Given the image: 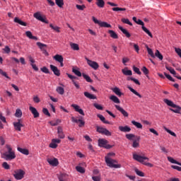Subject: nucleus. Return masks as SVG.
<instances>
[{
  "label": "nucleus",
  "mask_w": 181,
  "mask_h": 181,
  "mask_svg": "<svg viewBox=\"0 0 181 181\" xmlns=\"http://www.w3.org/2000/svg\"><path fill=\"white\" fill-rule=\"evenodd\" d=\"M143 73L146 76V74H149V70L147 69L146 66H143L141 69Z\"/></svg>",
  "instance_id": "nucleus-62"
},
{
  "label": "nucleus",
  "mask_w": 181,
  "mask_h": 181,
  "mask_svg": "<svg viewBox=\"0 0 181 181\" xmlns=\"http://www.w3.org/2000/svg\"><path fill=\"white\" fill-rule=\"evenodd\" d=\"M34 18L43 23H49V21L46 20V18H43L40 14V12H36L33 14Z\"/></svg>",
  "instance_id": "nucleus-8"
},
{
  "label": "nucleus",
  "mask_w": 181,
  "mask_h": 181,
  "mask_svg": "<svg viewBox=\"0 0 181 181\" xmlns=\"http://www.w3.org/2000/svg\"><path fill=\"white\" fill-rule=\"evenodd\" d=\"M112 11H114V12H118L119 11H127V8H119V7H113L112 8Z\"/></svg>",
  "instance_id": "nucleus-50"
},
{
  "label": "nucleus",
  "mask_w": 181,
  "mask_h": 181,
  "mask_svg": "<svg viewBox=\"0 0 181 181\" xmlns=\"http://www.w3.org/2000/svg\"><path fill=\"white\" fill-rule=\"evenodd\" d=\"M135 173L136 175H138V176H141V177H144V173L138 169H135Z\"/></svg>",
  "instance_id": "nucleus-59"
},
{
  "label": "nucleus",
  "mask_w": 181,
  "mask_h": 181,
  "mask_svg": "<svg viewBox=\"0 0 181 181\" xmlns=\"http://www.w3.org/2000/svg\"><path fill=\"white\" fill-rule=\"evenodd\" d=\"M108 33L112 39H118V34L115 33V31L112 30H109Z\"/></svg>",
  "instance_id": "nucleus-23"
},
{
  "label": "nucleus",
  "mask_w": 181,
  "mask_h": 181,
  "mask_svg": "<svg viewBox=\"0 0 181 181\" xmlns=\"http://www.w3.org/2000/svg\"><path fill=\"white\" fill-rule=\"evenodd\" d=\"M110 100H111V101H113V103H115V104H119L121 103V101L119 100L118 97H117L114 95H112L110 97Z\"/></svg>",
  "instance_id": "nucleus-29"
},
{
  "label": "nucleus",
  "mask_w": 181,
  "mask_h": 181,
  "mask_svg": "<svg viewBox=\"0 0 181 181\" xmlns=\"http://www.w3.org/2000/svg\"><path fill=\"white\" fill-rule=\"evenodd\" d=\"M49 148H52V149H56V148H57V144L52 141V143L49 144Z\"/></svg>",
  "instance_id": "nucleus-63"
},
{
  "label": "nucleus",
  "mask_w": 181,
  "mask_h": 181,
  "mask_svg": "<svg viewBox=\"0 0 181 181\" xmlns=\"http://www.w3.org/2000/svg\"><path fill=\"white\" fill-rule=\"evenodd\" d=\"M119 129L122 132H131V127H129L128 126H124V127L119 126Z\"/></svg>",
  "instance_id": "nucleus-21"
},
{
  "label": "nucleus",
  "mask_w": 181,
  "mask_h": 181,
  "mask_svg": "<svg viewBox=\"0 0 181 181\" xmlns=\"http://www.w3.org/2000/svg\"><path fill=\"white\" fill-rule=\"evenodd\" d=\"M15 116L17 118H21V117H22V110H21V109H17L15 113Z\"/></svg>",
  "instance_id": "nucleus-48"
},
{
  "label": "nucleus",
  "mask_w": 181,
  "mask_h": 181,
  "mask_svg": "<svg viewBox=\"0 0 181 181\" xmlns=\"http://www.w3.org/2000/svg\"><path fill=\"white\" fill-rule=\"evenodd\" d=\"M57 134H58V136L61 139H64V137L66 136L64 135V133L63 132V128L60 126L57 127Z\"/></svg>",
  "instance_id": "nucleus-17"
},
{
  "label": "nucleus",
  "mask_w": 181,
  "mask_h": 181,
  "mask_svg": "<svg viewBox=\"0 0 181 181\" xmlns=\"http://www.w3.org/2000/svg\"><path fill=\"white\" fill-rule=\"evenodd\" d=\"M36 45L37 46H38L39 49H40L41 52L45 49V47H47V45L46 44H43L40 42H37Z\"/></svg>",
  "instance_id": "nucleus-32"
},
{
  "label": "nucleus",
  "mask_w": 181,
  "mask_h": 181,
  "mask_svg": "<svg viewBox=\"0 0 181 181\" xmlns=\"http://www.w3.org/2000/svg\"><path fill=\"white\" fill-rule=\"evenodd\" d=\"M163 101L165 104H167V105H168V107H172L173 108H175V109L170 108V111H172L175 114H180V110H181L180 106L173 103L172 100L168 99H164Z\"/></svg>",
  "instance_id": "nucleus-3"
},
{
  "label": "nucleus",
  "mask_w": 181,
  "mask_h": 181,
  "mask_svg": "<svg viewBox=\"0 0 181 181\" xmlns=\"http://www.w3.org/2000/svg\"><path fill=\"white\" fill-rule=\"evenodd\" d=\"M86 60L88 66L92 67V69H93L94 70H97L100 67V66L98 65V63H97L96 62L91 61L88 59H86Z\"/></svg>",
  "instance_id": "nucleus-10"
},
{
  "label": "nucleus",
  "mask_w": 181,
  "mask_h": 181,
  "mask_svg": "<svg viewBox=\"0 0 181 181\" xmlns=\"http://www.w3.org/2000/svg\"><path fill=\"white\" fill-rule=\"evenodd\" d=\"M2 167L6 169V170H9V169H11V166L9 165V164H8V163L6 162H4L2 164Z\"/></svg>",
  "instance_id": "nucleus-53"
},
{
  "label": "nucleus",
  "mask_w": 181,
  "mask_h": 181,
  "mask_svg": "<svg viewBox=\"0 0 181 181\" xmlns=\"http://www.w3.org/2000/svg\"><path fill=\"white\" fill-rule=\"evenodd\" d=\"M71 107L74 108L75 111H76V112H79L81 115H84V111L83 110V109L80 108V106H78V105L72 104Z\"/></svg>",
  "instance_id": "nucleus-16"
},
{
  "label": "nucleus",
  "mask_w": 181,
  "mask_h": 181,
  "mask_svg": "<svg viewBox=\"0 0 181 181\" xmlns=\"http://www.w3.org/2000/svg\"><path fill=\"white\" fill-rule=\"evenodd\" d=\"M47 162L51 166H57L59 165V160L57 158H48Z\"/></svg>",
  "instance_id": "nucleus-15"
},
{
  "label": "nucleus",
  "mask_w": 181,
  "mask_h": 181,
  "mask_svg": "<svg viewBox=\"0 0 181 181\" xmlns=\"http://www.w3.org/2000/svg\"><path fill=\"white\" fill-rule=\"evenodd\" d=\"M98 146L100 148H105V149H111L112 146L110 144H108V141H107L105 139H99L98 140Z\"/></svg>",
  "instance_id": "nucleus-5"
},
{
  "label": "nucleus",
  "mask_w": 181,
  "mask_h": 181,
  "mask_svg": "<svg viewBox=\"0 0 181 181\" xmlns=\"http://www.w3.org/2000/svg\"><path fill=\"white\" fill-rule=\"evenodd\" d=\"M70 46H71V49H73V50H80V47L76 43H71Z\"/></svg>",
  "instance_id": "nucleus-47"
},
{
  "label": "nucleus",
  "mask_w": 181,
  "mask_h": 181,
  "mask_svg": "<svg viewBox=\"0 0 181 181\" xmlns=\"http://www.w3.org/2000/svg\"><path fill=\"white\" fill-rule=\"evenodd\" d=\"M92 179L93 181H101V177L100 176H93Z\"/></svg>",
  "instance_id": "nucleus-64"
},
{
  "label": "nucleus",
  "mask_w": 181,
  "mask_h": 181,
  "mask_svg": "<svg viewBox=\"0 0 181 181\" xmlns=\"http://www.w3.org/2000/svg\"><path fill=\"white\" fill-rule=\"evenodd\" d=\"M165 131H166V132H168V134H170V135H172V136H176V134L173 132H172L171 130L168 129L166 127H164Z\"/></svg>",
  "instance_id": "nucleus-58"
},
{
  "label": "nucleus",
  "mask_w": 181,
  "mask_h": 181,
  "mask_svg": "<svg viewBox=\"0 0 181 181\" xmlns=\"http://www.w3.org/2000/svg\"><path fill=\"white\" fill-rule=\"evenodd\" d=\"M127 88L132 92L133 93V94H134L135 95H137V97L139 98H142V95L141 94H139V93H138L136 90H135V89H134L131 86H128Z\"/></svg>",
  "instance_id": "nucleus-25"
},
{
  "label": "nucleus",
  "mask_w": 181,
  "mask_h": 181,
  "mask_svg": "<svg viewBox=\"0 0 181 181\" xmlns=\"http://www.w3.org/2000/svg\"><path fill=\"white\" fill-rule=\"evenodd\" d=\"M57 92L58 94H60L61 95H63L64 94V88L62 86H58L56 89Z\"/></svg>",
  "instance_id": "nucleus-40"
},
{
  "label": "nucleus",
  "mask_w": 181,
  "mask_h": 181,
  "mask_svg": "<svg viewBox=\"0 0 181 181\" xmlns=\"http://www.w3.org/2000/svg\"><path fill=\"white\" fill-rule=\"evenodd\" d=\"M132 124L134 125V127H136L139 129H142V124L140 122L132 120Z\"/></svg>",
  "instance_id": "nucleus-35"
},
{
  "label": "nucleus",
  "mask_w": 181,
  "mask_h": 181,
  "mask_svg": "<svg viewBox=\"0 0 181 181\" xmlns=\"http://www.w3.org/2000/svg\"><path fill=\"white\" fill-rule=\"evenodd\" d=\"M85 97L86 98H88L89 100H97V96L88 93V92H84L83 93Z\"/></svg>",
  "instance_id": "nucleus-19"
},
{
  "label": "nucleus",
  "mask_w": 181,
  "mask_h": 181,
  "mask_svg": "<svg viewBox=\"0 0 181 181\" xmlns=\"http://www.w3.org/2000/svg\"><path fill=\"white\" fill-rule=\"evenodd\" d=\"M13 176L16 180H22L25 176L23 170H16L14 171Z\"/></svg>",
  "instance_id": "nucleus-7"
},
{
  "label": "nucleus",
  "mask_w": 181,
  "mask_h": 181,
  "mask_svg": "<svg viewBox=\"0 0 181 181\" xmlns=\"http://www.w3.org/2000/svg\"><path fill=\"white\" fill-rule=\"evenodd\" d=\"M40 70L42 71V73H45V74H49V73H50V71H49V69H47L46 66H43L40 69Z\"/></svg>",
  "instance_id": "nucleus-57"
},
{
  "label": "nucleus",
  "mask_w": 181,
  "mask_h": 181,
  "mask_svg": "<svg viewBox=\"0 0 181 181\" xmlns=\"http://www.w3.org/2000/svg\"><path fill=\"white\" fill-rule=\"evenodd\" d=\"M96 5L98 6V8H104L105 5V2L104 0H96Z\"/></svg>",
  "instance_id": "nucleus-33"
},
{
  "label": "nucleus",
  "mask_w": 181,
  "mask_h": 181,
  "mask_svg": "<svg viewBox=\"0 0 181 181\" xmlns=\"http://www.w3.org/2000/svg\"><path fill=\"white\" fill-rule=\"evenodd\" d=\"M147 52L150 56L155 58V54H153V51H152V49L149 48V47L146 46Z\"/></svg>",
  "instance_id": "nucleus-51"
},
{
  "label": "nucleus",
  "mask_w": 181,
  "mask_h": 181,
  "mask_svg": "<svg viewBox=\"0 0 181 181\" xmlns=\"http://www.w3.org/2000/svg\"><path fill=\"white\" fill-rule=\"evenodd\" d=\"M166 70H168V71H170V73H171V74H173V76H176V71H175V69L173 68H172L171 66H165Z\"/></svg>",
  "instance_id": "nucleus-42"
},
{
  "label": "nucleus",
  "mask_w": 181,
  "mask_h": 181,
  "mask_svg": "<svg viewBox=\"0 0 181 181\" xmlns=\"http://www.w3.org/2000/svg\"><path fill=\"white\" fill-rule=\"evenodd\" d=\"M97 117L100 119V121H102V122H103V124H110V122L105 120V117H104V116H103L102 115H98Z\"/></svg>",
  "instance_id": "nucleus-36"
},
{
  "label": "nucleus",
  "mask_w": 181,
  "mask_h": 181,
  "mask_svg": "<svg viewBox=\"0 0 181 181\" xmlns=\"http://www.w3.org/2000/svg\"><path fill=\"white\" fill-rule=\"evenodd\" d=\"M29 110L31 112V114H33L34 118H39V112H37V110H36L35 107H34L33 106H30L29 107Z\"/></svg>",
  "instance_id": "nucleus-12"
},
{
  "label": "nucleus",
  "mask_w": 181,
  "mask_h": 181,
  "mask_svg": "<svg viewBox=\"0 0 181 181\" xmlns=\"http://www.w3.org/2000/svg\"><path fill=\"white\" fill-rule=\"evenodd\" d=\"M141 29L144 30V32H145V33L148 34L150 36V37H153V35H152V33H151V31H149V30H148L146 27L141 26Z\"/></svg>",
  "instance_id": "nucleus-38"
},
{
  "label": "nucleus",
  "mask_w": 181,
  "mask_h": 181,
  "mask_svg": "<svg viewBox=\"0 0 181 181\" xmlns=\"http://www.w3.org/2000/svg\"><path fill=\"white\" fill-rule=\"evenodd\" d=\"M25 35L29 39H33V40H37V37L33 36V35H32V32L30 31H26Z\"/></svg>",
  "instance_id": "nucleus-28"
},
{
  "label": "nucleus",
  "mask_w": 181,
  "mask_h": 181,
  "mask_svg": "<svg viewBox=\"0 0 181 181\" xmlns=\"http://www.w3.org/2000/svg\"><path fill=\"white\" fill-rule=\"evenodd\" d=\"M6 148L7 151L1 154V158L5 159V160H12L13 159H15V158H16V155L15 154V151L12 150V147L6 144Z\"/></svg>",
  "instance_id": "nucleus-1"
},
{
  "label": "nucleus",
  "mask_w": 181,
  "mask_h": 181,
  "mask_svg": "<svg viewBox=\"0 0 181 181\" xmlns=\"http://www.w3.org/2000/svg\"><path fill=\"white\" fill-rule=\"evenodd\" d=\"M66 76H68L69 78H70L72 81L73 84L75 86L76 88H80V85H78V83L75 81L74 80H78L77 76H72L71 74H66Z\"/></svg>",
  "instance_id": "nucleus-9"
},
{
  "label": "nucleus",
  "mask_w": 181,
  "mask_h": 181,
  "mask_svg": "<svg viewBox=\"0 0 181 181\" xmlns=\"http://www.w3.org/2000/svg\"><path fill=\"white\" fill-rule=\"evenodd\" d=\"M136 136L134 134H126L127 139H129V141H132L133 138H135L136 139Z\"/></svg>",
  "instance_id": "nucleus-45"
},
{
  "label": "nucleus",
  "mask_w": 181,
  "mask_h": 181,
  "mask_svg": "<svg viewBox=\"0 0 181 181\" xmlns=\"http://www.w3.org/2000/svg\"><path fill=\"white\" fill-rule=\"evenodd\" d=\"M113 93H115V94H116V95H118L119 97H121V95H122V93L121 92V90L119 89V88H114L112 89Z\"/></svg>",
  "instance_id": "nucleus-34"
},
{
  "label": "nucleus",
  "mask_w": 181,
  "mask_h": 181,
  "mask_svg": "<svg viewBox=\"0 0 181 181\" xmlns=\"http://www.w3.org/2000/svg\"><path fill=\"white\" fill-rule=\"evenodd\" d=\"M76 8H78V11H84V9H86V5H84V4H83V5L76 4Z\"/></svg>",
  "instance_id": "nucleus-52"
},
{
  "label": "nucleus",
  "mask_w": 181,
  "mask_h": 181,
  "mask_svg": "<svg viewBox=\"0 0 181 181\" xmlns=\"http://www.w3.org/2000/svg\"><path fill=\"white\" fill-rule=\"evenodd\" d=\"M133 159H134V160H137V162H140V163H142L146 166H149L150 168H152V166H153L152 163H148L149 158L148 157L139 156L138 154H133Z\"/></svg>",
  "instance_id": "nucleus-2"
},
{
  "label": "nucleus",
  "mask_w": 181,
  "mask_h": 181,
  "mask_svg": "<svg viewBox=\"0 0 181 181\" xmlns=\"http://www.w3.org/2000/svg\"><path fill=\"white\" fill-rule=\"evenodd\" d=\"M96 131L99 134H101L102 135H105L106 136H111V132L108 131L106 128L97 126L96 127Z\"/></svg>",
  "instance_id": "nucleus-6"
},
{
  "label": "nucleus",
  "mask_w": 181,
  "mask_h": 181,
  "mask_svg": "<svg viewBox=\"0 0 181 181\" xmlns=\"http://www.w3.org/2000/svg\"><path fill=\"white\" fill-rule=\"evenodd\" d=\"M93 107H95L96 110H100V111H103V110H104L103 106H101V105H98V103H94Z\"/></svg>",
  "instance_id": "nucleus-55"
},
{
  "label": "nucleus",
  "mask_w": 181,
  "mask_h": 181,
  "mask_svg": "<svg viewBox=\"0 0 181 181\" xmlns=\"http://www.w3.org/2000/svg\"><path fill=\"white\" fill-rule=\"evenodd\" d=\"M17 151H18V152H21V153H23V155H29V150H28L27 148H22L21 147H18Z\"/></svg>",
  "instance_id": "nucleus-26"
},
{
  "label": "nucleus",
  "mask_w": 181,
  "mask_h": 181,
  "mask_svg": "<svg viewBox=\"0 0 181 181\" xmlns=\"http://www.w3.org/2000/svg\"><path fill=\"white\" fill-rule=\"evenodd\" d=\"M122 72L124 76H132V71L129 70L128 68L122 69Z\"/></svg>",
  "instance_id": "nucleus-27"
},
{
  "label": "nucleus",
  "mask_w": 181,
  "mask_h": 181,
  "mask_svg": "<svg viewBox=\"0 0 181 181\" xmlns=\"http://www.w3.org/2000/svg\"><path fill=\"white\" fill-rule=\"evenodd\" d=\"M156 57H158V59H159L160 60H163V55H162V54H160V52H159V50H156L155 55Z\"/></svg>",
  "instance_id": "nucleus-41"
},
{
  "label": "nucleus",
  "mask_w": 181,
  "mask_h": 181,
  "mask_svg": "<svg viewBox=\"0 0 181 181\" xmlns=\"http://www.w3.org/2000/svg\"><path fill=\"white\" fill-rule=\"evenodd\" d=\"M134 46V50L136 52V53H139V46L136 44H134L132 42H130V46Z\"/></svg>",
  "instance_id": "nucleus-54"
},
{
  "label": "nucleus",
  "mask_w": 181,
  "mask_h": 181,
  "mask_svg": "<svg viewBox=\"0 0 181 181\" xmlns=\"http://www.w3.org/2000/svg\"><path fill=\"white\" fill-rule=\"evenodd\" d=\"M58 179L59 181H69V175L67 174H60Z\"/></svg>",
  "instance_id": "nucleus-22"
},
{
  "label": "nucleus",
  "mask_w": 181,
  "mask_h": 181,
  "mask_svg": "<svg viewBox=\"0 0 181 181\" xmlns=\"http://www.w3.org/2000/svg\"><path fill=\"white\" fill-rule=\"evenodd\" d=\"M76 169L77 172H79V173H86V170L81 166H76Z\"/></svg>",
  "instance_id": "nucleus-46"
},
{
  "label": "nucleus",
  "mask_w": 181,
  "mask_h": 181,
  "mask_svg": "<svg viewBox=\"0 0 181 181\" xmlns=\"http://www.w3.org/2000/svg\"><path fill=\"white\" fill-rule=\"evenodd\" d=\"M13 127L16 131L21 132V131H22L21 128L23 127V124L21 123V119H18V122H13Z\"/></svg>",
  "instance_id": "nucleus-11"
},
{
  "label": "nucleus",
  "mask_w": 181,
  "mask_h": 181,
  "mask_svg": "<svg viewBox=\"0 0 181 181\" xmlns=\"http://www.w3.org/2000/svg\"><path fill=\"white\" fill-rule=\"evenodd\" d=\"M49 28L51 29H53V30H55V32H57L58 33H60V28H59L57 25H53V24H49Z\"/></svg>",
  "instance_id": "nucleus-43"
},
{
  "label": "nucleus",
  "mask_w": 181,
  "mask_h": 181,
  "mask_svg": "<svg viewBox=\"0 0 181 181\" xmlns=\"http://www.w3.org/2000/svg\"><path fill=\"white\" fill-rule=\"evenodd\" d=\"M53 59H54V60H56V62H58V63H60L62 62H63L64 59H63V56L60 55V54H56L53 57Z\"/></svg>",
  "instance_id": "nucleus-31"
},
{
  "label": "nucleus",
  "mask_w": 181,
  "mask_h": 181,
  "mask_svg": "<svg viewBox=\"0 0 181 181\" xmlns=\"http://www.w3.org/2000/svg\"><path fill=\"white\" fill-rule=\"evenodd\" d=\"M141 140V136H136V139L134 140L132 146L133 148H138L139 146V141Z\"/></svg>",
  "instance_id": "nucleus-18"
},
{
  "label": "nucleus",
  "mask_w": 181,
  "mask_h": 181,
  "mask_svg": "<svg viewBox=\"0 0 181 181\" xmlns=\"http://www.w3.org/2000/svg\"><path fill=\"white\" fill-rule=\"evenodd\" d=\"M72 71L73 73H74V74H76V76H78V77H81V73L80 72V71L76 69H73Z\"/></svg>",
  "instance_id": "nucleus-56"
},
{
  "label": "nucleus",
  "mask_w": 181,
  "mask_h": 181,
  "mask_svg": "<svg viewBox=\"0 0 181 181\" xmlns=\"http://www.w3.org/2000/svg\"><path fill=\"white\" fill-rule=\"evenodd\" d=\"M115 107L116 110H117V111H119V112H121V114H122L123 116H124V117L129 116L128 112L125 111V110H124V108L121 107L119 105H115Z\"/></svg>",
  "instance_id": "nucleus-13"
},
{
  "label": "nucleus",
  "mask_w": 181,
  "mask_h": 181,
  "mask_svg": "<svg viewBox=\"0 0 181 181\" xmlns=\"http://www.w3.org/2000/svg\"><path fill=\"white\" fill-rule=\"evenodd\" d=\"M168 162H170V163H175V165H178L179 166H181V163H179V161L174 160L173 158L168 156Z\"/></svg>",
  "instance_id": "nucleus-30"
},
{
  "label": "nucleus",
  "mask_w": 181,
  "mask_h": 181,
  "mask_svg": "<svg viewBox=\"0 0 181 181\" xmlns=\"http://www.w3.org/2000/svg\"><path fill=\"white\" fill-rule=\"evenodd\" d=\"M118 28L119 30H121V32H122V33L125 35V36H127V37H131V34L129 33V32H128V30H127V29H124L121 25H119Z\"/></svg>",
  "instance_id": "nucleus-20"
},
{
  "label": "nucleus",
  "mask_w": 181,
  "mask_h": 181,
  "mask_svg": "<svg viewBox=\"0 0 181 181\" xmlns=\"http://www.w3.org/2000/svg\"><path fill=\"white\" fill-rule=\"evenodd\" d=\"M55 4L59 6V8H63V5H64V1L63 0H55Z\"/></svg>",
  "instance_id": "nucleus-39"
},
{
  "label": "nucleus",
  "mask_w": 181,
  "mask_h": 181,
  "mask_svg": "<svg viewBox=\"0 0 181 181\" xmlns=\"http://www.w3.org/2000/svg\"><path fill=\"white\" fill-rule=\"evenodd\" d=\"M105 163H107L109 168H115V169H118V168H121V165L114 164L117 163V160L110 158V157H105Z\"/></svg>",
  "instance_id": "nucleus-4"
},
{
  "label": "nucleus",
  "mask_w": 181,
  "mask_h": 181,
  "mask_svg": "<svg viewBox=\"0 0 181 181\" xmlns=\"http://www.w3.org/2000/svg\"><path fill=\"white\" fill-rule=\"evenodd\" d=\"M82 76L88 83H93L92 78H90V76H88L87 74H83Z\"/></svg>",
  "instance_id": "nucleus-44"
},
{
  "label": "nucleus",
  "mask_w": 181,
  "mask_h": 181,
  "mask_svg": "<svg viewBox=\"0 0 181 181\" xmlns=\"http://www.w3.org/2000/svg\"><path fill=\"white\" fill-rule=\"evenodd\" d=\"M100 28H112V26H111V24H109L107 22L104 21L100 22Z\"/></svg>",
  "instance_id": "nucleus-37"
},
{
  "label": "nucleus",
  "mask_w": 181,
  "mask_h": 181,
  "mask_svg": "<svg viewBox=\"0 0 181 181\" xmlns=\"http://www.w3.org/2000/svg\"><path fill=\"white\" fill-rule=\"evenodd\" d=\"M122 22L123 23H126V25H129V26H132V23L129 21V19L128 18H122Z\"/></svg>",
  "instance_id": "nucleus-49"
},
{
  "label": "nucleus",
  "mask_w": 181,
  "mask_h": 181,
  "mask_svg": "<svg viewBox=\"0 0 181 181\" xmlns=\"http://www.w3.org/2000/svg\"><path fill=\"white\" fill-rule=\"evenodd\" d=\"M164 75L165 76L166 78L170 80V81H173V83H175V79H173L170 75H169L166 73H164Z\"/></svg>",
  "instance_id": "nucleus-60"
},
{
  "label": "nucleus",
  "mask_w": 181,
  "mask_h": 181,
  "mask_svg": "<svg viewBox=\"0 0 181 181\" xmlns=\"http://www.w3.org/2000/svg\"><path fill=\"white\" fill-rule=\"evenodd\" d=\"M49 67L55 76H57V77L60 76V70H59V69L56 66L50 65Z\"/></svg>",
  "instance_id": "nucleus-14"
},
{
  "label": "nucleus",
  "mask_w": 181,
  "mask_h": 181,
  "mask_svg": "<svg viewBox=\"0 0 181 181\" xmlns=\"http://www.w3.org/2000/svg\"><path fill=\"white\" fill-rule=\"evenodd\" d=\"M42 112L43 114H45V115H47V117H50V113L49 112V110H47V108H43L42 109Z\"/></svg>",
  "instance_id": "nucleus-61"
},
{
  "label": "nucleus",
  "mask_w": 181,
  "mask_h": 181,
  "mask_svg": "<svg viewBox=\"0 0 181 181\" xmlns=\"http://www.w3.org/2000/svg\"><path fill=\"white\" fill-rule=\"evenodd\" d=\"M14 22L16 23H18V25H21V26H27L28 25L25 22L22 21V20L19 19L18 17L14 18Z\"/></svg>",
  "instance_id": "nucleus-24"
}]
</instances>
